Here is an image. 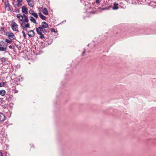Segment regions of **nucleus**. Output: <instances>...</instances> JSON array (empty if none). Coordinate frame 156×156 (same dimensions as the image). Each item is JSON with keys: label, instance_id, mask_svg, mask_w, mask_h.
Here are the masks:
<instances>
[{"label": "nucleus", "instance_id": "1", "mask_svg": "<svg viewBox=\"0 0 156 156\" xmlns=\"http://www.w3.org/2000/svg\"><path fill=\"white\" fill-rule=\"evenodd\" d=\"M24 19H23L22 22L20 23L21 26L22 27L23 29L24 30L27 31V28L30 27V24L28 23L29 21L27 16H24Z\"/></svg>", "mask_w": 156, "mask_h": 156}, {"label": "nucleus", "instance_id": "2", "mask_svg": "<svg viewBox=\"0 0 156 156\" xmlns=\"http://www.w3.org/2000/svg\"><path fill=\"white\" fill-rule=\"evenodd\" d=\"M11 27L13 31L18 32V26L15 22L12 21L11 24Z\"/></svg>", "mask_w": 156, "mask_h": 156}, {"label": "nucleus", "instance_id": "3", "mask_svg": "<svg viewBox=\"0 0 156 156\" xmlns=\"http://www.w3.org/2000/svg\"><path fill=\"white\" fill-rule=\"evenodd\" d=\"M48 24L44 21L41 23V26H40L38 28L36 27V29H37L41 30H42V28L45 29L48 27Z\"/></svg>", "mask_w": 156, "mask_h": 156}, {"label": "nucleus", "instance_id": "4", "mask_svg": "<svg viewBox=\"0 0 156 156\" xmlns=\"http://www.w3.org/2000/svg\"><path fill=\"white\" fill-rule=\"evenodd\" d=\"M44 42V45L46 46H48L49 44H51L52 42V40L51 38H46L44 40H43Z\"/></svg>", "mask_w": 156, "mask_h": 156}, {"label": "nucleus", "instance_id": "5", "mask_svg": "<svg viewBox=\"0 0 156 156\" xmlns=\"http://www.w3.org/2000/svg\"><path fill=\"white\" fill-rule=\"evenodd\" d=\"M5 35L6 36H8V38L9 39H10V38H11V39L13 38V40L15 38V35L12 32L9 33V32H7L6 33Z\"/></svg>", "mask_w": 156, "mask_h": 156}, {"label": "nucleus", "instance_id": "6", "mask_svg": "<svg viewBox=\"0 0 156 156\" xmlns=\"http://www.w3.org/2000/svg\"><path fill=\"white\" fill-rule=\"evenodd\" d=\"M36 29L37 33L40 35V38L41 39L44 38V40L45 38L44 37V34H43V33H42V32L39 31V30L37 29Z\"/></svg>", "mask_w": 156, "mask_h": 156}, {"label": "nucleus", "instance_id": "7", "mask_svg": "<svg viewBox=\"0 0 156 156\" xmlns=\"http://www.w3.org/2000/svg\"><path fill=\"white\" fill-rule=\"evenodd\" d=\"M22 11L23 13L27 14H28V9L25 6H23L22 7Z\"/></svg>", "mask_w": 156, "mask_h": 156}, {"label": "nucleus", "instance_id": "8", "mask_svg": "<svg viewBox=\"0 0 156 156\" xmlns=\"http://www.w3.org/2000/svg\"><path fill=\"white\" fill-rule=\"evenodd\" d=\"M27 34L30 37H33L35 35V33L33 30H30L28 31Z\"/></svg>", "mask_w": 156, "mask_h": 156}, {"label": "nucleus", "instance_id": "9", "mask_svg": "<svg viewBox=\"0 0 156 156\" xmlns=\"http://www.w3.org/2000/svg\"><path fill=\"white\" fill-rule=\"evenodd\" d=\"M5 118L4 114L0 113V122L4 121L5 120Z\"/></svg>", "mask_w": 156, "mask_h": 156}, {"label": "nucleus", "instance_id": "10", "mask_svg": "<svg viewBox=\"0 0 156 156\" xmlns=\"http://www.w3.org/2000/svg\"><path fill=\"white\" fill-rule=\"evenodd\" d=\"M5 8H6L7 7H8V10L9 11H10V12H12L13 10V9L12 8L10 7V5H9V3H8L7 4H6V2H5Z\"/></svg>", "mask_w": 156, "mask_h": 156}, {"label": "nucleus", "instance_id": "11", "mask_svg": "<svg viewBox=\"0 0 156 156\" xmlns=\"http://www.w3.org/2000/svg\"><path fill=\"white\" fill-rule=\"evenodd\" d=\"M33 51L36 55H40L41 53V51H40V48H37V49L36 48L35 51L34 52V51Z\"/></svg>", "mask_w": 156, "mask_h": 156}, {"label": "nucleus", "instance_id": "12", "mask_svg": "<svg viewBox=\"0 0 156 156\" xmlns=\"http://www.w3.org/2000/svg\"><path fill=\"white\" fill-rule=\"evenodd\" d=\"M42 12V13L45 15H47L48 14V12L47 9L46 8H41Z\"/></svg>", "mask_w": 156, "mask_h": 156}, {"label": "nucleus", "instance_id": "13", "mask_svg": "<svg viewBox=\"0 0 156 156\" xmlns=\"http://www.w3.org/2000/svg\"><path fill=\"white\" fill-rule=\"evenodd\" d=\"M27 2L28 5L31 7H33L34 5L33 2L31 0H26Z\"/></svg>", "mask_w": 156, "mask_h": 156}, {"label": "nucleus", "instance_id": "14", "mask_svg": "<svg viewBox=\"0 0 156 156\" xmlns=\"http://www.w3.org/2000/svg\"><path fill=\"white\" fill-rule=\"evenodd\" d=\"M118 4L116 2L115 3L113 4V6L112 7V9L115 10L118 9L119 8L118 7Z\"/></svg>", "mask_w": 156, "mask_h": 156}, {"label": "nucleus", "instance_id": "15", "mask_svg": "<svg viewBox=\"0 0 156 156\" xmlns=\"http://www.w3.org/2000/svg\"><path fill=\"white\" fill-rule=\"evenodd\" d=\"M152 30L150 29H148L145 30V33H144V34H152Z\"/></svg>", "mask_w": 156, "mask_h": 156}, {"label": "nucleus", "instance_id": "16", "mask_svg": "<svg viewBox=\"0 0 156 156\" xmlns=\"http://www.w3.org/2000/svg\"><path fill=\"white\" fill-rule=\"evenodd\" d=\"M39 16L43 20H46V17L44 16L41 12L39 13Z\"/></svg>", "mask_w": 156, "mask_h": 156}, {"label": "nucleus", "instance_id": "17", "mask_svg": "<svg viewBox=\"0 0 156 156\" xmlns=\"http://www.w3.org/2000/svg\"><path fill=\"white\" fill-rule=\"evenodd\" d=\"M16 17L22 22V21H23V16H22V15L21 14L17 15Z\"/></svg>", "mask_w": 156, "mask_h": 156}, {"label": "nucleus", "instance_id": "18", "mask_svg": "<svg viewBox=\"0 0 156 156\" xmlns=\"http://www.w3.org/2000/svg\"><path fill=\"white\" fill-rule=\"evenodd\" d=\"M30 20L32 22H33L35 24H37V23L36 22V20L32 16H30L29 17Z\"/></svg>", "mask_w": 156, "mask_h": 156}, {"label": "nucleus", "instance_id": "19", "mask_svg": "<svg viewBox=\"0 0 156 156\" xmlns=\"http://www.w3.org/2000/svg\"><path fill=\"white\" fill-rule=\"evenodd\" d=\"M6 94V92L5 90H0V95L2 96H4Z\"/></svg>", "mask_w": 156, "mask_h": 156}, {"label": "nucleus", "instance_id": "20", "mask_svg": "<svg viewBox=\"0 0 156 156\" xmlns=\"http://www.w3.org/2000/svg\"><path fill=\"white\" fill-rule=\"evenodd\" d=\"M21 2H18V3L16 5L13 4L14 7L15 8H16V6H17L18 7H20L22 5V4L21 3Z\"/></svg>", "mask_w": 156, "mask_h": 156}, {"label": "nucleus", "instance_id": "21", "mask_svg": "<svg viewBox=\"0 0 156 156\" xmlns=\"http://www.w3.org/2000/svg\"><path fill=\"white\" fill-rule=\"evenodd\" d=\"M13 40V39H11L10 38V39H6L5 40V41L9 44H10L11 42Z\"/></svg>", "mask_w": 156, "mask_h": 156}, {"label": "nucleus", "instance_id": "22", "mask_svg": "<svg viewBox=\"0 0 156 156\" xmlns=\"http://www.w3.org/2000/svg\"><path fill=\"white\" fill-rule=\"evenodd\" d=\"M30 14H31L32 16H33L35 18H37L38 17V16L37 14L36 13L34 12V13H30Z\"/></svg>", "mask_w": 156, "mask_h": 156}, {"label": "nucleus", "instance_id": "23", "mask_svg": "<svg viewBox=\"0 0 156 156\" xmlns=\"http://www.w3.org/2000/svg\"><path fill=\"white\" fill-rule=\"evenodd\" d=\"M6 50L7 48H6L0 46V51H5Z\"/></svg>", "mask_w": 156, "mask_h": 156}, {"label": "nucleus", "instance_id": "24", "mask_svg": "<svg viewBox=\"0 0 156 156\" xmlns=\"http://www.w3.org/2000/svg\"><path fill=\"white\" fill-rule=\"evenodd\" d=\"M39 31H41V32H42V33H44V34H45L46 33H47L48 32L45 29L42 28V30H39Z\"/></svg>", "mask_w": 156, "mask_h": 156}, {"label": "nucleus", "instance_id": "25", "mask_svg": "<svg viewBox=\"0 0 156 156\" xmlns=\"http://www.w3.org/2000/svg\"><path fill=\"white\" fill-rule=\"evenodd\" d=\"M0 60L2 63H5L6 61V58L5 57H2L0 58Z\"/></svg>", "mask_w": 156, "mask_h": 156}, {"label": "nucleus", "instance_id": "26", "mask_svg": "<svg viewBox=\"0 0 156 156\" xmlns=\"http://www.w3.org/2000/svg\"><path fill=\"white\" fill-rule=\"evenodd\" d=\"M98 9H101L103 10H108V9H109L108 8H107V7L101 8L100 7H99L98 8Z\"/></svg>", "mask_w": 156, "mask_h": 156}, {"label": "nucleus", "instance_id": "27", "mask_svg": "<svg viewBox=\"0 0 156 156\" xmlns=\"http://www.w3.org/2000/svg\"><path fill=\"white\" fill-rule=\"evenodd\" d=\"M12 97H13V96L12 95H8L6 96V99H8V100H9V99H11Z\"/></svg>", "mask_w": 156, "mask_h": 156}, {"label": "nucleus", "instance_id": "28", "mask_svg": "<svg viewBox=\"0 0 156 156\" xmlns=\"http://www.w3.org/2000/svg\"><path fill=\"white\" fill-rule=\"evenodd\" d=\"M6 82L0 83V87L4 86Z\"/></svg>", "mask_w": 156, "mask_h": 156}, {"label": "nucleus", "instance_id": "29", "mask_svg": "<svg viewBox=\"0 0 156 156\" xmlns=\"http://www.w3.org/2000/svg\"><path fill=\"white\" fill-rule=\"evenodd\" d=\"M22 33L23 34V37L24 39H26V35L25 34V32L24 31H23L22 32Z\"/></svg>", "mask_w": 156, "mask_h": 156}, {"label": "nucleus", "instance_id": "30", "mask_svg": "<svg viewBox=\"0 0 156 156\" xmlns=\"http://www.w3.org/2000/svg\"><path fill=\"white\" fill-rule=\"evenodd\" d=\"M5 44V43L3 41H1L0 42V46H3V45Z\"/></svg>", "mask_w": 156, "mask_h": 156}, {"label": "nucleus", "instance_id": "31", "mask_svg": "<svg viewBox=\"0 0 156 156\" xmlns=\"http://www.w3.org/2000/svg\"><path fill=\"white\" fill-rule=\"evenodd\" d=\"M50 31L51 32H54L55 33L57 32V31L56 32L55 31V30L53 28H50Z\"/></svg>", "mask_w": 156, "mask_h": 156}, {"label": "nucleus", "instance_id": "32", "mask_svg": "<svg viewBox=\"0 0 156 156\" xmlns=\"http://www.w3.org/2000/svg\"><path fill=\"white\" fill-rule=\"evenodd\" d=\"M86 52V50L85 48L84 49V51L82 52V56H83L84 55Z\"/></svg>", "mask_w": 156, "mask_h": 156}, {"label": "nucleus", "instance_id": "33", "mask_svg": "<svg viewBox=\"0 0 156 156\" xmlns=\"http://www.w3.org/2000/svg\"><path fill=\"white\" fill-rule=\"evenodd\" d=\"M0 30H1L0 31H3L4 32V33H5V31L4 30L5 28L4 27H1V28Z\"/></svg>", "mask_w": 156, "mask_h": 156}, {"label": "nucleus", "instance_id": "34", "mask_svg": "<svg viewBox=\"0 0 156 156\" xmlns=\"http://www.w3.org/2000/svg\"><path fill=\"white\" fill-rule=\"evenodd\" d=\"M29 13L30 14V13H34L33 10H32V9H30V10L29 11Z\"/></svg>", "mask_w": 156, "mask_h": 156}, {"label": "nucleus", "instance_id": "35", "mask_svg": "<svg viewBox=\"0 0 156 156\" xmlns=\"http://www.w3.org/2000/svg\"><path fill=\"white\" fill-rule=\"evenodd\" d=\"M96 2L97 4L99 3L100 2V0H96Z\"/></svg>", "mask_w": 156, "mask_h": 156}, {"label": "nucleus", "instance_id": "36", "mask_svg": "<svg viewBox=\"0 0 156 156\" xmlns=\"http://www.w3.org/2000/svg\"><path fill=\"white\" fill-rule=\"evenodd\" d=\"M30 145L31 146V148H32V147L34 148V147L33 144H31Z\"/></svg>", "mask_w": 156, "mask_h": 156}, {"label": "nucleus", "instance_id": "37", "mask_svg": "<svg viewBox=\"0 0 156 156\" xmlns=\"http://www.w3.org/2000/svg\"><path fill=\"white\" fill-rule=\"evenodd\" d=\"M15 12H19V9H15Z\"/></svg>", "mask_w": 156, "mask_h": 156}, {"label": "nucleus", "instance_id": "38", "mask_svg": "<svg viewBox=\"0 0 156 156\" xmlns=\"http://www.w3.org/2000/svg\"><path fill=\"white\" fill-rule=\"evenodd\" d=\"M9 47L10 49H12V45H9Z\"/></svg>", "mask_w": 156, "mask_h": 156}, {"label": "nucleus", "instance_id": "39", "mask_svg": "<svg viewBox=\"0 0 156 156\" xmlns=\"http://www.w3.org/2000/svg\"><path fill=\"white\" fill-rule=\"evenodd\" d=\"M23 0H17V2H22Z\"/></svg>", "mask_w": 156, "mask_h": 156}, {"label": "nucleus", "instance_id": "40", "mask_svg": "<svg viewBox=\"0 0 156 156\" xmlns=\"http://www.w3.org/2000/svg\"><path fill=\"white\" fill-rule=\"evenodd\" d=\"M0 156H3L2 153L1 151H0Z\"/></svg>", "mask_w": 156, "mask_h": 156}, {"label": "nucleus", "instance_id": "41", "mask_svg": "<svg viewBox=\"0 0 156 156\" xmlns=\"http://www.w3.org/2000/svg\"><path fill=\"white\" fill-rule=\"evenodd\" d=\"M18 92V90H16L15 91L14 93H16Z\"/></svg>", "mask_w": 156, "mask_h": 156}, {"label": "nucleus", "instance_id": "42", "mask_svg": "<svg viewBox=\"0 0 156 156\" xmlns=\"http://www.w3.org/2000/svg\"><path fill=\"white\" fill-rule=\"evenodd\" d=\"M26 14H24V13H23V15H22V16H23V17H24V16H25Z\"/></svg>", "mask_w": 156, "mask_h": 156}, {"label": "nucleus", "instance_id": "43", "mask_svg": "<svg viewBox=\"0 0 156 156\" xmlns=\"http://www.w3.org/2000/svg\"><path fill=\"white\" fill-rule=\"evenodd\" d=\"M6 1H7V2H6V4H7L8 3H9V1L8 0H6Z\"/></svg>", "mask_w": 156, "mask_h": 156}, {"label": "nucleus", "instance_id": "44", "mask_svg": "<svg viewBox=\"0 0 156 156\" xmlns=\"http://www.w3.org/2000/svg\"><path fill=\"white\" fill-rule=\"evenodd\" d=\"M4 25V23H2V25L3 26Z\"/></svg>", "mask_w": 156, "mask_h": 156}, {"label": "nucleus", "instance_id": "45", "mask_svg": "<svg viewBox=\"0 0 156 156\" xmlns=\"http://www.w3.org/2000/svg\"><path fill=\"white\" fill-rule=\"evenodd\" d=\"M95 3V2H94L92 4H93L94 5Z\"/></svg>", "mask_w": 156, "mask_h": 156}, {"label": "nucleus", "instance_id": "46", "mask_svg": "<svg viewBox=\"0 0 156 156\" xmlns=\"http://www.w3.org/2000/svg\"><path fill=\"white\" fill-rule=\"evenodd\" d=\"M19 48H21V46H20L19 47Z\"/></svg>", "mask_w": 156, "mask_h": 156}, {"label": "nucleus", "instance_id": "47", "mask_svg": "<svg viewBox=\"0 0 156 156\" xmlns=\"http://www.w3.org/2000/svg\"><path fill=\"white\" fill-rule=\"evenodd\" d=\"M4 0H2V1H4Z\"/></svg>", "mask_w": 156, "mask_h": 156}, {"label": "nucleus", "instance_id": "48", "mask_svg": "<svg viewBox=\"0 0 156 156\" xmlns=\"http://www.w3.org/2000/svg\"><path fill=\"white\" fill-rule=\"evenodd\" d=\"M11 1H12V0H11Z\"/></svg>", "mask_w": 156, "mask_h": 156}]
</instances>
